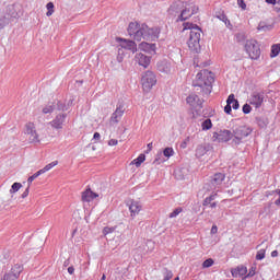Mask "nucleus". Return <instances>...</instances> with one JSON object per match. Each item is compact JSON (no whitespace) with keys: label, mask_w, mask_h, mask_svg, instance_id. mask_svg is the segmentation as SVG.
<instances>
[{"label":"nucleus","mask_w":280,"mask_h":280,"mask_svg":"<svg viewBox=\"0 0 280 280\" xmlns=\"http://www.w3.org/2000/svg\"><path fill=\"white\" fill-rule=\"evenodd\" d=\"M21 272H23V265H14L9 272H5L1 280H18L21 277Z\"/></svg>","instance_id":"nucleus-9"},{"label":"nucleus","mask_w":280,"mask_h":280,"mask_svg":"<svg viewBox=\"0 0 280 280\" xmlns=\"http://www.w3.org/2000/svg\"><path fill=\"white\" fill-rule=\"evenodd\" d=\"M250 110H253V107H250V105L245 104V105L243 106V113H244L245 115H248V114L250 113Z\"/></svg>","instance_id":"nucleus-41"},{"label":"nucleus","mask_w":280,"mask_h":280,"mask_svg":"<svg viewBox=\"0 0 280 280\" xmlns=\"http://www.w3.org/2000/svg\"><path fill=\"white\" fill-rule=\"evenodd\" d=\"M246 277H255V268H252Z\"/></svg>","instance_id":"nucleus-52"},{"label":"nucleus","mask_w":280,"mask_h":280,"mask_svg":"<svg viewBox=\"0 0 280 280\" xmlns=\"http://www.w3.org/2000/svg\"><path fill=\"white\" fill-rule=\"evenodd\" d=\"M163 155L166 156V159H170V156H174V149L172 147H167L163 150Z\"/></svg>","instance_id":"nucleus-33"},{"label":"nucleus","mask_w":280,"mask_h":280,"mask_svg":"<svg viewBox=\"0 0 280 280\" xmlns=\"http://www.w3.org/2000/svg\"><path fill=\"white\" fill-rule=\"evenodd\" d=\"M215 198H218V192L211 194L209 197H207L203 200L202 206L203 207H209V205H211V202H213V200H215Z\"/></svg>","instance_id":"nucleus-28"},{"label":"nucleus","mask_w":280,"mask_h":280,"mask_svg":"<svg viewBox=\"0 0 280 280\" xmlns=\"http://www.w3.org/2000/svg\"><path fill=\"white\" fill-rule=\"evenodd\" d=\"M57 106H58V108H59V110H65V104H62V103H58L57 104Z\"/></svg>","instance_id":"nucleus-54"},{"label":"nucleus","mask_w":280,"mask_h":280,"mask_svg":"<svg viewBox=\"0 0 280 280\" xmlns=\"http://www.w3.org/2000/svg\"><path fill=\"white\" fill-rule=\"evenodd\" d=\"M237 110L240 108V102L235 100V94H230L226 100V105L224 107V113L231 115L232 110Z\"/></svg>","instance_id":"nucleus-12"},{"label":"nucleus","mask_w":280,"mask_h":280,"mask_svg":"<svg viewBox=\"0 0 280 280\" xmlns=\"http://www.w3.org/2000/svg\"><path fill=\"white\" fill-rule=\"evenodd\" d=\"M266 258V249H259L256 254L257 261H261V259Z\"/></svg>","instance_id":"nucleus-38"},{"label":"nucleus","mask_w":280,"mask_h":280,"mask_svg":"<svg viewBox=\"0 0 280 280\" xmlns=\"http://www.w3.org/2000/svg\"><path fill=\"white\" fill-rule=\"evenodd\" d=\"M231 139H233V132L231 130L224 129L212 133V141L214 143H229Z\"/></svg>","instance_id":"nucleus-8"},{"label":"nucleus","mask_w":280,"mask_h":280,"mask_svg":"<svg viewBox=\"0 0 280 280\" xmlns=\"http://www.w3.org/2000/svg\"><path fill=\"white\" fill-rule=\"evenodd\" d=\"M30 196V187L25 189V191L22 194V198H27Z\"/></svg>","instance_id":"nucleus-47"},{"label":"nucleus","mask_w":280,"mask_h":280,"mask_svg":"<svg viewBox=\"0 0 280 280\" xmlns=\"http://www.w3.org/2000/svg\"><path fill=\"white\" fill-rule=\"evenodd\" d=\"M152 148H153V145H152V142H151V143L148 144V152H152Z\"/></svg>","instance_id":"nucleus-57"},{"label":"nucleus","mask_w":280,"mask_h":280,"mask_svg":"<svg viewBox=\"0 0 280 280\" xmlns=\"http://www.w3.org/2000/svg\"><path fill=\"white\" fill-rule=\"evenodd\" d=\"M186 102L191 108H202V101L197 94H190L187 96Z\"/></svg>","instance_id":"nucleus-17"},{"label":"nucleus","mask_w":280,"mask_h":280,"mask_svg":"<svg viewBox=\"0 0 280 280\" xmlns=\"http://www.w3.org/2000/svg\"><path fill=\"white\" fill-rule=\"evenodd\" d=\"M272 25L271 24H267L266 22H259L257 30L258 32H270V30H272Z\"/></svg>","instance_id":"nucleus-26"},{"label":"nucleus","mask_w":280,"mask_h":280,"mask_svg":"<svg viewBox=\"0 0 280 280\" xmlns=\"http://www.w3.org/2000/svg\"><path fill=\"white\" fill-rule=\"evenodd\" d=\"M214 78L211 71L201 70L197 73L194 86L200 89L201 95H209L213 89Z\"/></svg>","instance_id":"nucleus-3"},{"label":"nucleus","mask_w":280,"mask_h":280,"mask_svg":"<svg viewBox=\"0 0 280 280\" xmlns=\"http://www.w3.org/2000/svg\"><path fill=\"white\" fill-rule=\"evenodd\" d=\"M277 4L280 5V0L277 1Z\"/></svg>","instance_id":"nucleus-61"},{"label":"nucleus","mask_w":280,"mask_h":280,"mask_svg":"<svg viewBox=\"0 0 280 280\" xmlns=\"http://www.w3.org/2000/svg\"><path fill=\"white\" fill-rule=\"evenodd\" d=\"M226 178V176L222 173L214 174L212 178V185H222V182Z\"/></svg>","instance_id":"nucleus-25"},{"label":"nucleus","mask_w":280,"mask_h":280,"mask_svg":"<svg viewBox=\"0 0 280 280\" xmlns=\"http://www.w3.org/2000/svg\"><path fill=\"white\" fill-rule=\"evenodd\" d=\"M252 132H253V129H250V127L237 126L234 128L232 135L234 137V141L236 143H240L242 139H246V137H248Z\"/></svg>","instance_id":"nucleus-7"},{"label":"nucleus","mask_w":280,"mask_h":280,"mask_svg":"<svg viewBox=\"0 0 280 280\" xmlns=\"http://www.w3.org/2000/svg\"><path fill=\"white\" fill-rule=\"evenodd\" d=\"M24 130L30 143H40V136L36 131V122L27 121L24 125Z\"/></svg>","instance_id":"nucleus-6"},{"label":"nucleus","mask_w":280,"mask_h":280,"mask_svg":"<svg viewBox=\"0 0 280 280\" xmlns=\"http://www.w3.org/2000/svg\"><path fill=\"white\" fill-rule=\"evenodd\" d=\"M237 5L241 10H246V2L245 0H237Z\"/></svg>","instance_id":"nucleus-42"},{"label":"nucleus","mask_w":280,"mask_h":280,"mask_svg":"<svg viewBox=\"0 0 280 280\" xmlns=\"http://www.w3.org/2000/svg\"><path fill=\"white\" fill-rule=\"evenodd\" d=\"M117 231V226H105L103 229V235H110V233H115Z\"/></svg>","instance_id":"nucleus-34"},{"label":"nucleus","mask_w":280,"mask_h":280,"mask_svg":"<svg viewBox=\"0 0 280 280\" xmlns=\"http://www.w3.org/2000/svg\"><path fill=\"white\" fill-rule=\"evenodd\" d=\"M145 162V154H140L137 159L131 162V165L136 167H141V164Z\"/></svg>","instance_id":"nucleus-27"},{"label":"nucleus","mask_w":280,"mask_h":280,"mask_svg":"<svg viewBox=\"0 0 280 280\" xmlns=\"http://www.w3.org/2000/svg\"><path fill=\"white\" fill-rule=\"evenodd\" d=\"M182 34L188 35L187 45L192 54H198L201 49L200 47V36L202 35V30L198 24L186 22L183 24Z\"/></svg>","instance_id":"nucleus-2"},{"label":"nucleus","mask_w":280,"mask_h":280,"mask_svg":"<svg viewBox=\"0 0 280 280\" xmlns=\"http://www.w3.org/2000/svg\"><path fill=\"white\" fill-rule=\"evenodd\" d=\"M93 139H95L96 141H100V139H102V136L100 135V132H95L93 136Z\"/></svg>","instance_id":"nucleus-49"},{"label":"nucleus","mask_w":280,"mask_h":280,"mask_svg":"<svg viewBox=\"0 0 280 280\" xmlns=\"http://www.w3.org/2000/svg\"><path fill=\"white\" fill-rule=\"evenodd\" d=\"M271 257H279V252L278 250L271 252Z\"/></svg>","instance_id":"nucleus-55"},{"label":"nucleus","mask_w":280,"mask_h":280,"mask_svg":"<svg viewBox=\"0 0 280 280\" xmlns=\"http://www.w3.org/2000/svg\"><path fill=\"white\" fill-rule=\"evenodd\" d=\"M266 3H269L271 5H275L277 3V0H266Z\"/></svg>","instance_id":"nucleus-56"},{"label":"nucleus","mask_w":280,"mask_h":280,"mask_svg":"<svg viewBox=\"0 0 280 280\" xmlns=\"http://www.w3.org/2000/svg\"><path fill=\"white\" fill-rule=\"evenodd\" d=\"M172 277H174V273L172 272V270H166L164 280H171Z\"/></svg>","instance_id":"nucleus-43"},{"label":"nucleus","mask_w":280,"mask_h":280,"mask_svg":"<svg viewBox=\"0 0 280 280\" xmlns=\"http://www.w3.org/2000/svg\"><path fill=\"white\" fill-rule=\"evenodd\" d=\"M10 24V15H8L5 12L0 11V30H3L5 25Z\"/></svg>","instance_id":"nucleus-23"},{"label":"nucleus","mask_w":280,"mask_h":280,"mask_svg":"<svg viewBox=\"0 0 280 280\" xmlns=\"http://www.w3.org/2000/svg\"><path fill=\"white\" fill-rule=\"evenodd\" d=\"M215 233H218V225H212L211 228V234L215 235Z\"/></svg>","instance_id":"nucleus-48"},{"label":"nucleus","mask_w":280,"mask_h":280,"mask_svg":"<svg viewBox=\"0 0 280 280\" xmlns=\"http://www.w3.org/2000/svg\"><path fill=\"white\" fill-rule=\"evenodd\" d=\"M278 194H279V199L276 200V205H280V190H278Z\"/></svg>","instance_id":"nucleus-59"},{"label":"nucleus","mask_w":280,"mask_h":280,"mask_svg":"<svg viewBox=\"0 0 280 280\" xmlns=\"http://www.w3.org/2000/svg\"><path fill=\"white\" fill-rule=\"evenodd\" d=\"M221 21L225 23L226 27L231 26V21L229 20V18H226V15H222Z\"/></svg>","instance_id":"nucleus-44"},{"label":"nucleus","mask_w":280,"mask_h":280,"mask_svg":"<svg viewBox=\"0 0 280 280\" xmlns=\"http://www.w3.org/2000/svg\"><path fill=\"white\" fill-rule=\"evenodd\" d=\"M180 213H183V208L182 207H178L176 208L173 212H171L168 214V218H177V215H180Z\"/></svg>","instance_id":"nucleus-36"},{"label":"nucleus","mask_w":280,"mask_h":280,"mask_svg":"<svg viewBox=\"0 0 280 280\" xmlns=\"http://www.w3.org/2000/svg\"><path fill=\"white\" fill-rule=\"evenodd\" d=\"M163 163V161H161L160 158H156L154 161H153V164L154 165H161Z\"/></svg>","instance_id":"nucleus-50"},{"label":"nucleus","mask_w":280,"mask_h":280,"mask_svg":"<svg viewBox=\"0 0 280 280\" xmlns=\"http://www.w3.org/2000/svg\"><path fill=\"white\" fill-rule=\"evenodd\" d=\"M118 143H119V141H118L117 139H110V140L108 141V145H110V147L118 145Z\"/></svg>","instance_id":"nucleus-45"},{"label":"nucleus","mask_w":280,"mask_h":280,"mask_svg":"<svg viewBox=\"0 0 280 280\" xmlns=\"http://www.w3.org/2000/svg\"><path fill=\"white\" fill-rule=\"evenodd\" d=\"M213 264H215V261L213 260V258H208L202 262V268H211V266H213Z\"/></svg>","instance_id":"nucleus-39"},{"label":"nucleus","mask_w":280,"mask_h":280,"mask_svg":"<svg viewBox=\"0 0 280 280\" xmlns=\"http://www.w3.org/2000/svg\"><path fill=\"white\" fill-rule=\"evenodd\" d=\"M201 128L202 130H211V128H213V122H211V119L208 118L202 121Z\"/></svg>","instance_id":"nucleus-32"},{"label":"nucleus","mask_w":280,"mask_h":280,"mask_svg":"<svg viewBox=\"0 0 280 280\" xmlns=\"http://www.w3.org/2000/svg\"><path fill=\"white\" fill-rule=\"evenodd\" d=\"M95 198H100V195L97 192H94L91 187H88L81 192L82 202H93Z\"/></svg>","instance_id":"nucleus-15"},{"label":"nucleus","mask_w":280,"mask_h":280,"mask_svg":"<svg viewBox=\"0 0 280 280\" xmlns=\"http://www.w3.org/2000/svg\"><path fill=\"white\" fill-rule=\"evenodd\" d=\"M249 104L255 106V108L261 107V104H264V94L257 92L253 93L249 98Z\"/></svg>","instance_id":"nucleus-18"},{"label":"nucleus","mask_w":280,"mask_h":280,"mask_svg":"<svg viewBox=\"0 0 280 280\" xmlns=\"http://www.w3.org/2000/svg\"><path fill=\"white\" fill-rule=\"evenodd\" d=\"M280 54V43L271 46V58H277Z\"/></svg>","instance_id":"nucleus-30"},{"label":"nucleus","mask_w":280,"mask_h":280,"mask_svg":"<svg viewBox=\"0 0 280 280\" xmlns=\"http://www.w3.org/2000/svg\"><path fill=\"white\" fill-rule=\"evenodd\" d=\"M116 43H119V47H121V49H127L128 51H132V54H136L137 51V43L133 40L116 37Z\"/></svg>","instance_id":"nucleus-11"},{"label":"nucleus","mask_w":280,"mask_h":280,"mask_svg":"<svg viewBox=\"0 0 280 280\" xmlns=\"http://www.w3.org/2000/svg\"><path fill=\"white\" fill-rule=\"evenodd\" d=\"M207 154V148H205L203 145H199L196 149V156L197 159H202V156H205Z\"/></svg>","instance_id":"nucleus-29"},{"label":"nucleus","mask_w":280,"mask_h":280,"mask_svg":"<svg viewBox=\"0 0 280 280\" xmlns=\"http://www.w3.org/2000/svg\"><path fill=\"white\" fill-rule=\"evenodd\" d=\"M275 10H276V12H277V14H278V16H279V19H280V8H279V7H276Z\"/></svg>","instance_id":"nucleus-58"},{"label":"nucleus","mask_w":280,"mask_h":280,"mask_svg":"<svg viewBox=\"0 0 280 280\" xmlns=\"http://www.w3.org/2000/svg\"><path fill=\"white\" fill-rule=\"evenodd\" d=\"M40 171H37L35 174H33L32 176L28 177L27 183L28 185H32V183H34V180H36V178H38V176H40Z\"/></svg>","instance_id":"nucleus-40"},{"label":"nucleus","mask_w":280,"mask_h":280,"mask_svg":"<svg viewBox=\"0 0 280 280\" xmlns=\"http://www.w3.org/2000/svg\"><path fill=\"white\" fill-rule=\"evenodd\" d=\"M46 8H47V12H46V16H51L52 14H54V12H55V10H54V2H48L47 4H46Z\"/></svg>","instance_id":"nucleus-35"},{"label":"nucleus","mask_w":280,"mask_h":280,"mask_svg":"<svg viewBox=\"0 0 280 280\" xmlns=\"http://www.w3.org/2000/svg\"><path fill=\"white\" fill-rule=\"evenodd\" d=\"M68 272H69V275H73V272H75V268H73V266H70L68 268Z\"/></svg>","instance_id":"nucleus-53"},{"label":"nucleus","mask_w":280,"mask_h":280,"mask_svg":"<svg viewBox=\"0 0 280 280\" xmlns=\"http://www.w3.org/2000/svg\"><path fill=\"white\" fill-rule=\"evenodd\" d=\"M140 51H144L145 54H156V44H150L148 42H142L139 45Z\"/></svg>","instance_id":"nucleus-19"},{"label":"nucleus","mask_w":280,"mask_h":280,"mask_svg":"<svg viewBox=\"0 0 280 280\" xmlns=\"http://www.w3.org/2000/svg\"><path fill=\"white\" fill-rule=\"evenodd\" d=\"M21 187H23V185L21 183H14L11 186L10 194H16V191H19V189H21Z\"/></svg>","instance_id":"nucleus-37"},{"label":"nucleus","mask_w":280,"mask_h":280,"mask_svg":"<svg viewBox=\"0 0 280 280\" xmlns=\"http://www.w3.org/2000/svg\"><path fill=\"white\" fill-rule=\"evenodd\" d=\"M127 32L138 43L159 40V36H161V27H150L147 24L139 25L137 22H130Z\"/></svg>","instance_id":"nucleus-1"},{"label":"nucleus","mask_w":280,"mask_h":280,"mask_svg":"<svg viewBox=\"0 0 280 280\" xmlns=\"http://www.w3.org/2000/svg\"><path fill=\"white\" fill-rule=\"evenodd\" d=\"M121 117H124V106L120 105L112 114L109 121L110 124H119V121H121Z\"/></svg>","instance_id":"nucleus-20"},{"label":"nucleus","mask_w":280,"mask_h":280,"mask_svg":"<svg viewBox=\"0 0 280 280\" xmlns=\"http://www.w3.org/2000/svg\"><path fill=\"white\" fill-rule=\"evenodd\" d=\"M196 12H198V8L196 7V4L194 3L186 4L185 9L180 12L177 21H187V19H190V16H194Z\"/></svg>","instance_id":"nucleus-10"},{"label":"nucleus","mask_w":280,"mask_h":280,"mask_svg":"<svg viewBox=\"0 0 280 280\" xmlns=\"http://www.w3.org/2000/svg\"><path fill=\"white\" fill-rule=\"evenodd\" d=\"M128 207H129L130 215L132 218H137V215H139V213H141L143 209V206L140 203V201H137V200H131Z\"/></svg>","instance_id":"nucleus-16"},{"label":"nucleus","mask_w":280,"mask_h":280,"mask_svg":"<svg viewBox=\"0 0 280 280\" xmlns=\"http://www.w3.org/2000/svg\"><path fill=\"white\" fill-rule=\"evenodd\" d=\"M178 5H180V4L176 3V4L171 5V8H170L171 14H174V12H176V9L178 8Z\"/></svg>","instance_id":"nucleus-46"},{"label":"nucleus","mask_w":280,"mask_h":280,"mask_svg":"<svg viewBox=\"0 0 280 280\" xmlns=\"http://www.w3.org/2000/svg\"><path fill=\"white\" fill-rule=\"evenodd\" d=\"M141 86L144 93H150V91L156 86V74L150 70L143 72L141 77Z\"/></svg>","instance_id":"nucleus-5"},{"label":"nucleus","mask_w":280,"mask_h":280,"mask_svg":"<svg viewBox=\"0 0 280 280\" xmlns=\"http://www.w3.org/2000/svg\"><path fill=\"white\" fill-rule=\"evenodd\" d=\"M231 272H232V277L237 279V277H244V275L248 272V269L246 268V266H238L232 269Z\"/></svg>","instance_id":"nucleus-21"},{"label":"nucleus","mask_w":280,"mask_h":280,"mask_svg":"<svg viewBox=\"0 0 280 280\" xmlns=\"http://www.w3.org/2000/svg\"><path fill=\"white\" fill-rule=\"evenodd\" d=\"M208 207H210V209H215V207H218V202H215V201H211L209 205H208Z\"/></svg>","instance_id":"nucleus-51"},{"label":"nucleus","mask_w":280,"mask_h":280,"mask_svg":"<svg viewBox=\"0 0 280 280\" xmlns=\"http://www.w3.org/2000/svg\"><path fill=\"white\" fill-rule=\"evenodd\" d=\"M135 60L140 67H143V69H148V67H150V63L152 62V57H149L148 55H144L142 52H138L135 56Z\"/></svg>","instance_id":"nucleus-13"},{"label":"nucleus","mask_w":280,"mask_h":280,"mask_svg":"<svg viewBox=\"0 0 280 280\" xmlns=\"http://www.w3.org/2000/svg\"><path fill=\"white\" fill-rule=\"evenodd\" d=\"M56 110V104L55 103H48L42 108L43 115H50V113H54Z\"/></svg>","instance_id":"nucleus-24"},{"label":"nucleus","mask_w":280,"mask_h":280,"mask_svg":"<svg viewBox=\"0 0 280 280\" xmlns=\"http://www.w3.org/2000/svg\"><path fill=\"white\" fill-rule=\"evenodd\" d=\"M244 49L252 60H259V57L261 56V48H259L257 39H247L244 44Z\"/></svg>","instance_id":"nucleus-4"},{"label":"nucleus","mask_w":280,"mask_h":280,"mask_svg":"<svg viewBox=\"0 0 280 280\" xmlns=\"http://www.w3.org/2000/svg\"><path fill=\"white\" fill-rule=\"evenodd\" d=\"M158 69L161 71V73H170L172 71V65H170L167 61H161L158 65Z\"/></svg>","instance_id":"nucleus-22"},{"label":"nucleus","mask_w":280,"mask_h":280,"mask_svg":"<svg viewBox=\"0 0 280 280\" xmlns=\"http://www.w3.org/2000/svg\"><path fill=\"white\" fill-rule=\"evenodd\" d=\"M65 119H67V114H65V112L57 114L56 117L50 121L51 128L61 130L62 126H65Z\"/></svg>","instance_id":"nucleus-14"},{"label":"nucleus","mask_w":280,"mask_h":280,"mask_svg":"<svg viewBox=\"0 0 280 280\" xmlns=\"http://www.w3.org/2000/svg\"><path fill=\"white\" fill-rule=\"evenodd\" d=\"M56 165H58V161H54V162L47 164L44 168L39 170V172L42 174H45L46 172H49V170H54V167H56Z\"/></svg>","instance_id":"nucleus-31"},{"label":"nucleus","mask_w":280,"mask_h":280,"mask_svg":"<svg viewBox=\"0 0 280 280\" xmlns=\"http://www.w3.org/2000/svg\"><path fill=\"white\" fill-rule=\"evenodd\" d=\"M101 280H106V275H103Z\"/></svg>","instance_id":"nucleus-60"}]
</instances>
